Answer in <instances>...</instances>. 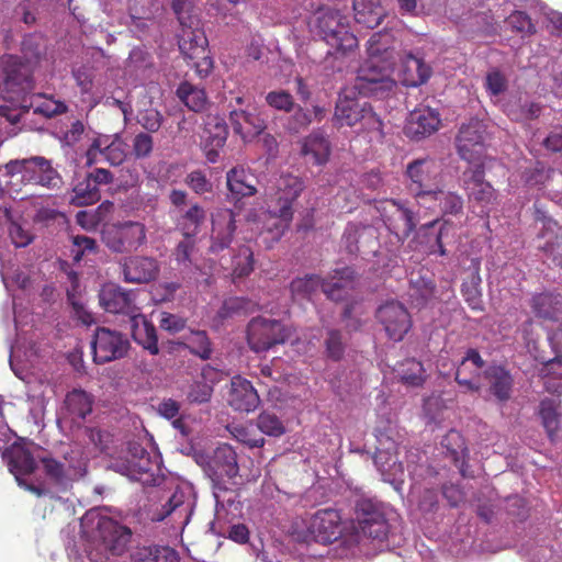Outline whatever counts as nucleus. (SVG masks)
Returning <instances> with one entry per match:
<instances>
[{
	"instance_id": "27",
	"label": "nucleus",
	"mask_w": 562,
	"mask_h": 562,
	"mask_svg": "<svg viewBox=\"0 0 562 562\" xmlns=\"http://www.w3.org/2000/svg\"><path fill=\"white\" fill-rule=\"evenodd\" d=\"M530 307L536 317L557 321L562 313V296L549 291L536 293L530 299Z\"/></svg>"
},
{
	"instance_id": "37",
	"label": "nucleus",
	"mask_w": 562,
	"mask_h": 562,
	"mask_svg": "<svg viewBox=\"0 0 562 562\" xmlns=\"http://www.w3.org/2000/svg\"><path fill=\"white\" fill-rule=\"evenodd\" d=\"M536 218L542 222V228L538 233V238L544 240L538 246V248L547 255L551 256L561 245L560 240L562 239V227L557 221L543 215L540 212H538Z\"/></svg>"
},
{
	"instance_id": "7",
	"label": "nucleus",
	"mask_w": 562,
	"mask_h": 562,
	"mask_svg": "<svg viewBox=\"0 0 562 562\" xmlns=\"http://www.w3.org/2000/svg\"><path fill=\"white\" fill-rule=\"evenodd\" d=\"M394 86L390 68L378 59L369 58L358 69L352 90L362 97L384 98Z\"/></svg>"
},
{
	"instance_id": "28",
	"label": "nucleus",
	"mask_w": 562,
	"mask_h": 562,
	"mask_svg": "<svg viewBox=\"0 0 562 562\" xmlns=\"http://www.w3.org/2000/svg\"><path fill=\"white\" fill-rule=\"evenodd\" d=\"M431 68L422 58L407 54L402 63L401 79L406 87H418L428 81Z\"/></svg>"
},
{
	"instance_id": "39",
	"label": "nucleus",
	"mask_w": 562,
	"mask_h": 562,
	"mask_svg": "<svg viewBox=\"0 0 562 562\" xmlns=\"http://www.w3.org/2000/svg\"><path fill=\"white\" fill-rule=\"evenodd\" d=\"M393 204L396 206V211L389 218L387 227L398 239H406L417 225L416 215L412 210L396 202H393Z\"/></svg>"
},
{
	"instance_id": "60",
	"label": "nucleus",
	"mask_w": 562,
	"mask_h": 562,
	"mask_svg": "<svg viewBox=\"0 0 562 562\" xmlns=\"http://www.w3.org/2000/svg\"><path fill=\"white\" fill-rule=\"evenodd\" d=\"M390 34L376 32L371 35L367 43V50L370 58L376 59L387 53L390 48Z\"/></svg>"
},
{
	"instance_id": "1",
	"label": "nucleus",
	"mask_w": 562,
	"mask_h": 562,
	"mask_svg": "<svg viewBox=\"0 0 562 562\" xmlns=\"http://www.w3.org/2000/svg\"><path fill=\"white\" fill-rule=\"evenodd\" d=\"M23 57L4 55L0 58V95L10 101L23 100L35 88L33 64L41 57V49L33 36L22 42Z\"/></svg>"
},
{
	"instance_id": "44",
	"label": "nucleus",
	"mask_w": 562,
	"mask_h": 562,
	"mask_svg": "<svg viewBox=\"0 0 562 562\" xmlns=\"http://www.w3.org/2000/svg\"><path fill=\"white\" fill-rule=\"evenodd\" d=\"M135 562H179L178 552L168 546H147L138 548Z\"/></svg>"
},
{
	"instance_id": "49",
	"label": "nucleus",
	"mask_w": 562,
	"mask_h": 562,
	"mask_svg": "<svg viewBox=\"0 0 562 562\" xmlns=\"http://www.w3.org/2000/svg\"><path fill=\"white\" fill-rule=\"evenodd\" d=\"M355 514V520L357 524L355 527L364 525V528H368V525L373 522L374 518H376L375 514L384 516L381 505L370 498L358 499L356 503Z\"/></svg>"
},
{
	"instance_id": "29",
	"label": "nucleus",
	"mask_w": 562,
	"mask_h": 562,
	"mask_svg": "<svg viewBox=\"0 0 562 562\" xmlns=\"http://www.w3.org/2000/svg\"><path fill=\"white\" fill-rule=\"evenodd\" d=\"M226 183L236 199L252 196L257 193L256 177L241 166L227 171Z\"/></svg>"
},
{
	"instance_id": "55",
	"label": "nucleus",
	"mask_w": 562,
	"mask_h": 562,
	"mask_svg": "<svg viewBox=\"0 0 562 562\" xmlns=\"http://www.w3.org/2000/svg\"><path fill=\"white\" fill-rule=\"evenodd\" d=\"M45 474L57 485H67L68 474L65 464L54 458L41 459Z\"/></svg>"
},
{
	"instance_id": "23",
	"label": "nucleus",
	"mask_w": 562,
	"mask_h": 562,
	"mask_svg": "<svg viewBox=\"0 0 562 562\" xmlns=\"http://www.w3.org/2000/svg\"><path fill=\"white\" fill-rule=\"evenodd\" d=\"M331 151L328 137L321 130L313 131L301 140V155L315 166L327 164Z\"/></svg>"
},
{
	"instance_id": "38",
	"label": "nucleus",
	"mask_w": 562,
	"mask_h": 562,
	"mask_svg": "<svg viewBox=\"0 0 562 562\" xmlns=\"http://www.w3.org/2000/svg\"><path fill=\"white\" fill-rule=\"evenodd\" d=\"M539 376L543 382L544 390L560 397L562 395V357L555 356L553 359L543 361Z\"/></svg>"
},
{
	"instance_id": "57",
	"label": "nucleus",
	"mask_w": 562,
	"mask_h": 562,
	"mask_svg": "<svg viewBox=\"0 0 562 562\" xmlns=\"http://www.w3.org/2000/svg\"><path fill=\"white\" fill-rule=\"evenodd\" d=\"M484 86L491 95L497 97L507 90L508 80L498 68H493L486 74Z\"/></svg>"
},
{
	"instance_id": "32",
	"label": "nucleus",
	"mask_w": 562,
	"mask_h": 562,
	"mask_svg": "<svg viewBox=\"0 0 562 562\" xmlns=\"http://www.w3.org/2000/svg\"><path fill=\"white\" fill-rule=\"evenodd\" d=\"M352 8L357 23L368 29L379 26L385 16L380 0H353Z\"/></svg>"
},
{
	"instance_id": "34",
	"label": "nucleus",
	"mask_w": 562,
	"mask_h": 562,
	"mask_svg": "<svg viewBox=\"0 0 562 562\" xmlns=\"http://www.w3.org/2000/svg\"><path fill=\"white\" fill-rule=\"evenodd\" d=\"M214 472H213V482L215 483V487L222 490L220 479L222 476H227L228 479H233L238 473V465L236 460L235 451L229 447L218 448L215 451L214 458ZM225 490V487H223Z\"/></svg>"
},
{
	"instance_id": "52",
	"label": "nucleus",
	"mask_w": 562,
	"mask_h": 562,
	"mask_svg": "<svg viewBox=\"0 0 562 562\" xmlns=\"http://www.w3.org/2000/svg\"><path fill=\"white\" fill-rule=\"evenodd\" d=\"M186 237L194 236L205 220V211L198 204L192 205L182 216Z\"/></svg>"
},
{
	"instance_id": "59",
	"label": "nucleus",
	"mask_w": 562,
	"mask_h": 562,
	"mask_svg": "<svg viewBox=\"0 0 562 562\" xmlns=\"http://www.w3.org/2000/svg\"><path fill=\"white\" fill-rule=\"evenodd\" d=\"M207 142L211 146L222 148L227 139V125L223 120L214 119L207 123Z\"/></svg>"
},
{
	"instance_id": "25",
	"label": "nucleus",
	"mask_w": 562,
	"mask_h": 562,
	"mask_svg": "<svg viewBox=\"0 0 562 562\" xmlns=\"http://www.w3.org/2000/svg\"><path fill=\"white\" fill-rule=\"evenodd\" d=\"M179 34V49L188 59H194L198 54L206 53L207 40L200 29L193 27V21H186V25H181Z\"/></svg>"
},
{
	"instance_id": "61",
	"label": "nucleus",
	"mask_w": 562,
	"mask_h": 562,
	"mask_svg": "<svg viewBox=\"0 0 562 562\" xmlns=\"http://www.w3.org/2000/svg\"><path fill=\"white\" fill-rule=\"evenodd\" d=\"M325 347L327 357L334 361H338L342 358L345 353V344L342 341V335L340 330L330 329L327 333V337L325 339Z\"/></svg>"
},
{
	"instance_id": "12",
	"label": "nucleus",
	"mask_w": 562,
	"mask_h": 562,
	"mask_svg": "<svg viewBox=\"0 0 562 562\" xmlns=\"http://www.w3.org/2000/svg\"><path fill=\"white\" fill-rule=\"evenodd\" d=\"M375 317L393 341L403 340L412 327V318L407 308L397 301H389L379 306Z\"/></svg>"
},
{
	"instance_id": "43",
	"label": "nucleus",
	"mask_w": 562,
	"mask_h": 562,
	"mask_svg": "<svg viewBox=\"0 0 562 562\" xmlns=\"http://www.w3.org/2000/svg\"><path fill=\"white\" fill-rule=\"evenodd\" d=\"M374 232L371 227L357 223H348L342 234L341 241L350 255L361 251V243L364 238H373Z\"/></svg>"
},
{
	"instance_id": "26",
	"label": "nucleus",
	"mask_w": 562,
	"mask_h": 562,
	"mask_svg": "<svg viewBox=\"0 0 562 562\" xmlns=\"http://www.w3.org/2000/svg\"><path fill=\"white\" fill-rule=\"evenodd\" d=\"M22 110L30 112L33 110L34 114L41 115L44 119H53L61 115L68 111V106L60 100H55L43 93L33 94L27 101L26 97L22 100Z\"/></svg>"
},
{
	"instance_id": "56",
	"label": "nucleus",
	"mask_w": 562,
	"mask_h": 562,
	"mask_svg": "<svg viewBox=\"0 0 562 562\" xmlns=\"http://www.w3.org/2000/svg\"><path fill=\"white\" fill-rule=\"evenodd\" d=\"M506 23L514 32L528 35L536 33V26L531 22L530 16L525 11L516 10L512 12L507 16Z\"/></svg>"
},
{
	"instance_id": "11",
	"label": "nucleus",
	"mask_w": 562,
	"mask_h": 562,
	"mask_svg": "<svg viewBox=\"0 0 562 562\" xmlns=\"http://www.w3.org/2000/svg\"><path fill=\"white\" fill-rule=\"evenodd\" d=\"M486 128L482 121L471 120L459 130V156L470 165L484 162Z\"/></svg>"
},
{
	"instance_id": "17",
	"label": "nucleus",
	"mask_w": 562,
	"mask_h": 562,
	"mask_svg": "<svg viewBox=\"0 0 562 562\" xmlns=\"http://www.w3.org/2000/svg\"><path fill=\"white\" fill-rule=\"evenodd\" d=\"M282 210L269 205V210L261 218V227L257 236L258 245H262L266 249L273 247L278 243L285 231L289 228L292 220L285 218Z\"/></svg>"
},
{
	"instance_id": "35",
	"label": "nucleus",
	"mask_w": 562,
	"mask_h": 562,
	"mask_svg": "<svg viewBox=\"0 0 562 562\" xmlns=\"http://www.w3.org/2000/svg\"><path fill=\"white\" fill-rule=\"evenodd\" d=\"M562 401L560 397H544L539 403V416L550 441H554L560 429Z\"/></svg>"
},
{
	"instance_id": "54",
	"label": "nucleus",
	"mask_w": 562,
	"mask_h": 562,
	"mask_svg": "<svg viewBox=\"0 0 562 562\" xmlns=\"http://www.w3.org/2000/svg\"><path fill=\"white\" fill-rule=\"evenodd\" d=\"M257 426L263 434L272 437H280L285 432V427L279 417L268 412H262L258 416Z\"/></svg>"
},
{
	"instance_id": "14",
	"label": "nucleus",
	"mask_w": 562,
	"mask_h": 562,
	"mask_svg": "<svg viewBox=\"0 0 562 562\" xmlns=\"http://www.w3.org/2000/svg\"><path fill=\"white\" fill-rule=\"evenodd\" d=\"M99 539L106 551L112 555H122L126 552L132 538V530L110 517H101L97 524Z\"/></svg>"
},
{
	"instance_id": "58",
	"label": "nucleus",
	"mask_w": 562,
	"mask_h": 562,
	"mask_svg": "<svg viewBox=\"0 0 562 562\" xmlns=\"http://www.w3.org/2000/svg\"><path fill=\"white\" fill-rule=\"evenodd\" d=\"M212 394L213 386L202 379L190 384L187 400L190 403L203 404L211 400Z\"/></svg>"
},
{
	"instance_id": "15",
	"label": "nucleus",
	"mask_w": 562,
	"mask_h": 562,
	"mask_svg": "<svg viewBox=\"0 0 562 562\" xmlns=\"http://www.w3.org/2000/svg\"><path fill=\"white\" fill-rule=\"evenodd\" d=\"M99 156L111 166H120L126 159V144L119 135L99 136L87 150L88 165L100 161Z\"/></svg>"
},
{
	"instance_id": "10",
	"label": "nucleus",
	"mask_w": 562,
	"mask_h": 562,
	"mask_svg": "<svg viewBox=\"0 0 562 562\" xmlns=\"http://www.w3.org/2000/svg\"><path fill=\"white\" fill-rule=\"evenodd\" d=\"M352 278L353 270L350 268L335 270L333 279H338V281H335L331 284L324 281L317 274H305L304 277H297L291 281L290 291L294 297L310 299L319 289H322L328 297L337 300L338 297L335 296V291L344 286L342 283H340V280H351Z\"/></svg>"
},
{
	"instance_id": "45",
	"label": "nucleus",
	"mask_w": 562,
	"mask_h": 562,
	"mask_svg": "<svg viewBox=\"0 0 562 562\" xmlns=\"http://www.w3.org/2000/svg\"><path fill=\"white\" fill-rule=\"evenodd\" d=\"M471 195L476 201L490 203L494 199L493 187L484 181V162L473 164L471 176Z\"/></svg>"
},
{
	"instance_id": "19",
	"label": "nucleus",
	"mask_w": 562,
	"mask_h": 562,
	"mask_svg": "<svg viewBox=\"0 0 562 562\" xmlns=\"http://www.w3.org/2000/svg\"><path fill=\"white\" fill-rule=\"evenodd\" d=\"M305 189L304 180L291 173L282 175L277 183L274 204L282 210L285 218L293 220V203Z\"/></svg>"
},
{
	"instance_id": "8",
	"label": "nucleus",
	"mask_w": 562,
	"mask_h": 562,
	"mask_svg": "<svg viewBox=\"0 0 562 562\" xmlns=\"http://www.w3.org/2000/svg\"><path fill=\"white\" fill-rule=\"evenodd\" d=\"M289 338V330L278 319L262 316L254 317L247 326V342L255 352H262Z\"/></svg>"
},
{
	"instance_id": "48",
	"label": "nucleus",
	"mask_w": 562,
	"mask_h": 562,
	"mask_svg": "<svg viewBox=\"0 0 562 562\" xmlns=\"http://www.w3.org/2000/svg\"><path fill=\"white\" fill-rule=\"evenodd\" d=\"M398 375L404 384L419 386L425 382L423 363L415 359H406L400 364Z\"/></svg>"
},
{
	"instance_id": "30",
	"label": "nucleus",
	"mask_w": 562,
	"mask_h": 562,
	"mask_svg": "<svg viewBox=\"0 0 562 562\" xmlns=\"http://www.w3.org/2000/svg\"><path fill=\"white\" fill-rule=\"evenodd\" d=\"M132 337L150 355L159 353L158 337L155 325L143 315L132 316Z\"/></svg>"
},
{
	"instance_id": "40",
	"label": "nucleus",
	"mask_w": 562,
	"mask_h": 562,
	"mask_svg": "<svg viewBox=\"0 0 562 562\" xmlns=\"http://www.w3.org/2000/svg\"><path fill=\"white\" fill-rule=\"evenodd\" d=\"M93 396L82 389H74L65 397V407L75 419H85L92 412Z\"/></svg>"
},
{
	"instance_id": "3",
	"label": "nucleus",
	"mask_w": 562,
	"mask_h": 562,
	"mask_svg": "<svg viewBox=\"0 0 562 562\" xmlns=\"http://www.w3.org/2000/svg\"><path fill=\"white\" fill-rule=\"evenodd\" d=\"M311 31L336 53L346 54L358 47L357 36L350 32L349 19L339 10L322 8L314 14Z\"/></svg>"
},
{
	"instance_id": "36",
	"label": "nucleus",
	"mask_w": 562,
	"mask_h": 562,
	"mask_svg": "<svg viewBox=\"0 0 562 562\" xmlns=\"http://www.w3.org/2000/svg\"><path fill=\"white\" fill-rule=\"evenodd\" d=\"M490 392L501 402L509 400L513 389V376L504 367L492 366L485 371Z\"/></svg>"
},
{
	"instance_id": "62",
	"label": "nucleus",
	"mask_w": 562,
	"mask_h": 562,
	"mask_svg": "<svg viewBox=\"0 0 562 562\" xmlns=\"http://www.w3.org/2000/svg\"><path fill=\"white\" fill-rule=\"evenodd\" d=\"M266 102L269 106L284 112H290L294 108V99L285 90L270 91L266 95Z\"/></svg>"
},
{
	"instance_id": "46",
	"label": "nucleus",
	"mask_w": 562,
	"mask_h": 562,
	"mask_svg": "<svg viewBox=\"0 0 562 562\" xmlns=\"http://www.w3.org/2000/svg\"><path fill=\"white\" fill-rule=\"evenodd\" d=\"M71 203L76 206H87L97 203L101 199L100 189L87 177L74 188Z\"/></svg>"
},
{
	"instance_id": "22",
	"label": "nucleus",
	"mask_w": 562,
	"mask_h": 562,
	"mask_svg": "<svg viewBox=\"0 0 562 562\" xmlns=\"http://www.w3.org/2000/svg\"><path fill=\"white\" fill-rule=\"evenodd\" d=\"M228 404L235 411L254 412L260 404V397L252 384L237 375L231 381V390L228 394Z\"/></svg>"
},
{
	"instance_id": "41",
	"label": "nucleus",
	"mask_w": 562,
	"mask_h": 562,
	"mask_svg": "<svg viewBox=\"0 0 562 562\" xmlns=\"http://www.w3.org/2000/svg\"><path fill=\"white\" fill-rule=\"evenodd\" d=\"M177 345L188 349L190 353L202 360L211 359L213 353L212 342L205 330H190Z\"/></svg>"
},
{
	"instance_id": "13",
	"label": "nucleus",
	"mask_w": 562,
	"mask_h": 562,
	"mask_svg": "<svg viewBox=\"0 0 562 562\" xmlns=\"http://www.w3.org/2000/svg\"><path fill=\"white\" fill-rule=\"evenodd\" d=\"M308 531L318 543L335 542L344 531L339 512L331 508L317 510L311 519Z\"/></svg>"
},
{
	"instance_id": "64",
	"label": "nucleus",
	"mask_w": 562,
	"mask_h": 562,
	"mask_svg": "<svg viewBox=\"0 0 562 562\" xmlns=\"http://www.w3.org/2000/svg\"><path fill=\"white\" fill-rule=\"evenodd\" d=\"M186 183L198 194H203L212 191V183L201 170L191 171L187 178Z\"/></svg>"
},
{
	"instance_id": "5",
	"label": "nucleus",
	"mask_w": 562,
	"mask_h": 562,
	"mask_svg": "<svg viewBox=\"0 0 562 562\" xmlns=\"http://www.w3.org/2000/svg\"><path fill=\"white\" fill-rule=\"evenodd\" d=\"M434 160L429 158H418L409 162L405 175L409 179V191L417 199H429L437 202L443 212L452 213L457 206V195L443 189H430L427 181L429 179Z\"/></svg>"
},
{
	"instance_id": "63",
	"label": "nucleus",
	"mask_w": 562,
	"mask_h": 562,
	"mask_svg": "<svg viewBox=\"0 0 562 562\" xmlns=\"http://www.w3.org/2000/svg\"><path fill=\"white\" fill-rule=\"evenodd\" d=\"M9 236L12 244L18 248L29 246L34 239V235L15 221L9 224Z\"/></svg>"
},
{
	"instance_id": "21",
	"label": "nucleus",
	"mask_w": 562,
	"mask_h": 562,
	"mask_svg": "<svg viewBox=\"0 0 562 562\" xmlns=\"http://www.w3.org/2000/svg\"><path fill=\"white\" fill-rule=\"evenodd\" d=\"M32 441L19 438L4 452L10 471L18 479L19 475H27L35 471L36 462L29 446Z\"/></svg>"
},
{
	"instance_id": "9",
	"label": "nucleus",
	"mask_w": 562,
	"mask_h": 562,
	"mask_svg": "<svg viewBox=\"0 0 562 562\" xmlns=\"http://www.w3.org/2000/svg\"><path fill=\"white\" fill-rule=\"evenodd\" d=\"M93 361L104 364L124 358L130 341L124 334L106 327H97L91 340Z\"/></svg>"
},
{
	"instance_id": "42",
	"label": "nucleus",
	"mask_w": 562,
	"mask_h": 562,
	"mask_svg": "<svg viewBox=\"0 0 562 562\" xmlns=\"http://www.w3.org/2000/svg\"><path fill=\"white\" fill-rule=\"evenodd\" d=\"M179 100L193 112H202L207 106V95L203 88H199L189 81H182L176 91Z\"/></svg>"
},
{
	"instance_id": "47",
	"label": "nucleus",
	"mask_w": 562,
	"mask_h": 562,
	"mask_svg": "<svg viewBox=\"0 0 562 562\" xmlns=\"http://www.w3.org/2000/svg\"><path fill=\"white\" fill-rule=\"evenodd\" d=\"M256 306L257 305L249 299L233 296L223 302L217 315L221 319H226L234 315H246L252 313Z\"/></svg>"
},
{
	"instance_id": "31",
	"label": "nucleus",
	"mask_w": 562,
	"mask_h": 562,
	"mask_svg": "<svg viewBox=\"0 0 562 562\" xmlns=\"http://www.w3.org/2000/svg\"><path fill=\"white\" fill-rule=\"evenodd\" d=\"M229 121L234 132L244 140L259 135L266 128V123L258 116L246 112L245 110H233L229 113Z\"/></svg>"
},
{
	"instance_id": "6",
	"label": "nucleus",
	"mask_w": 562,
	"mask_h": 562,
	"mask_svg": "<svg viewBox=\"0 0 562 562\" xmlns=\"http://www.w3.org/2000/svg\"><path fill=\"white\" fill-rule=\"evenodd\" d=\"M100 237L111 252H132L147 243V228L145 224L136 221L104 223Z\"/></svg>"
},
{
	"instance_id": "33",
	"label": "nucleus",
	"mask_w": 562,
	"mask_h": 562,
	"mask_svg": "<svg viewBox=\"0 0 562 562\" xmlns=\"http://www.w3.org/2000/svg\"><path fill=\"white\" fill-rule=\"evenodd\" d=\"M464 273L465 278L463 279L461 288L462 295L471 310L482 312L484 306L480 289V263H473Z\"/></svg>"
},
{
	"instance_id": "4",
	"label": "nucleus",
	"mask_w": 562,
	"mask_h": 562,
	"mask_svg": "<svg viewBox=\"0 0 562 562\" xmlns=\"http://www.w3.org/2000/svg\"><path fill=\"white\" fill-rule=\"evenodd\" d=\"M5 177L15 178L25 184L40 186L49 190L59 189L63 177L53 166L52 160L43 156L12 159L5 164Z\"/></svg>"
},
{
	"instance_id": "24",
	"label": "nucleus",
	"mask_w": 562,
	"mask_h": 562,
	"mask_svg": "<svg viewBox=\"0 0 562 562\" xmlns=\"http://www.w3.org/2000/svg\"><path fill=\"white\" fill-rule=\"evenodd\" d=\"M212 251H221L225 248H228L236 232V220L234 211L229 209L218 211L212 221Z\"/></svg>"
},
{
	"instance_id": "16",
	"label": "nucleus",
	"mask_w": 562,
	"mask_h": 562,
	"mask_svg": "<svg viewBox=\"0 0 562 562\" xmlns=\"http://www.w3.org/2000/svg\"><path fill=\"white\" fill-rule=\"evenodd\" d=\"M439 125V113L429 106H420L409 113L404 134L411 139L419 140L434 134Z\"/></svg>"
},
{
	"instance_id": "53",
	"label": "nucleus",
	"mask_w": 562,
	"mask_h": 562,
	"mask_svg": "<svg viewBox=\"0 0 562 562\" xmlns=\"http://www.w3.org/2000/svg\"><path fill=\"white\" fill-rule=\"evenodd\" d=\"M373 522L368 525V528H364V525L359 527H355L356 531L367 538H371L373 540L383 541L386 539L389 533V524L384 516H379L375 514Z\"/></svg>"
},
{
	"instance_id": "50",
	"label": "nucleus",
	"mask_w": 562,
	"mask_h": 562,
	"mask_svg": "<svg viewBox=\"0 0 562 562\" xmlns=\"http://www.w3.org/2000/svg\"><path fill=\"white\" fill-rule=\"evenodd\" d=\"M435 285L431 280L419 278L411 279L409 297L417 306L426 304L434 295Z\"/></svg>"
},
{
	"instance_id": "18",
	"label": "nucleus",
	"mask_w": 562,
	"mask_h": 562,
	"mask_svg": "<svg viewBox=\"0 0 562 562\" xmlns=\"http://www.w3.org/2000/svg\"><path fill=\"white\" fill-rule=\"evenodd\" d=\"M124 281L128 283H147L155 280L160 271L158 261L147 256H131L122 263Z\"/></svg>"
},
{
	"instance_id": "51",
	"label": "nucleus",
	"mask_w": 562,
	"mask_h": 562,
	"mask_svg": "<svg viewBox=\"0 0 562 562\" xmlns=\"http://www.w3.org/2000/svg\"><path fill=\"white\" fill-rule=\"evenodd\" d=\"M233 274L236 278H245L254 271V252L248 246H240L237 255L234 257Z\"/></svg>"
},
{
	"instance_id": "2",
	"label": "nucleus",
	"mask_w": 562,
	"mask_h": 562,
	"mask_svg": "<svg viewBox=\"0 0 562 562\" xmlns=\"http://www.w3.org/2000/svg\"><path fill=\"white\" fill-rule=\"evenodd\" d=\"M355 93L347 89L339 93L334 113L335 125L355 128L358 133L369 135L370 139L383 138L382 120L369 102L356 99Z\"/></svg>"
},
{
	"instance_id": "20",
	"label": "nucleus",
	"mask_w": 562,
	"mask_h": 562,
	"mask_svg": "<svg viewBox=\"0 0 562 562\" xmlns=\"http://www.w3.org/2000/svg\"><path fill=\"white\" fill-rule=\"evenodd\" d=\"M134 296V291L110 284L101 290L100 303L109 313L126 314L132 317L137 311Z\"/></svg>"
}]
</instances>
